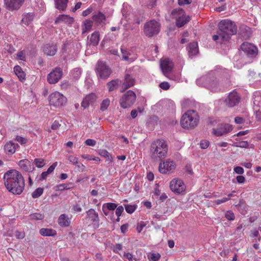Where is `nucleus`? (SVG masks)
<instances>
[{"label": "nucleus", "mask_w": 261, "mask_h": 261, "mask_svg": "<svg viewBox=\"0 0 261 261\" xmlns=\"http://www.w3.org/2000/svg\"><path fill=\"white\" fill-rule=\"evenodd\" d=\"M7 189L13 194L20 195L24 187V180L21 174L15 170L8 171L4 176Z\"/></svg>", "instance_id": "nucleus-1"}, {"label": "nucleus", "mask_w": 261, "mask_h": 261, "mask_svg": "<svg viewBox=\"0 0 261 261\" xmlns=\"http://www.w3.org/2000/svg\"><path fill=\"white\" fill-rule=\"evenodd\" d=\"M218 28L217 34L213 36V39L220 43L228 41L237 32V27L235 23L228 19L221 20L218 24Z\"/></svg>", "instance_id": "nucleus-2"}, {"label": "nucleus", "mask_w": 261, "mask_h": 261, "mask_svg": "<svg viewBox=\"0 0 261 261\" xmlns=\"http://www.w3.org/2000/svg\"><path fill=\"white\" fill-rule=\"evenodd\" d=\"M168 145L164 140L157 139L151 144L150 153L151 158L157 160L166 156Z\"/></svg>", "instance_id": "nucleus-3"}, {"label": "nucleus", "mask_w": 261, "mask_h": 261, "mask_svg": "<svg viewBox=\"0 0 261 261\" xmlns=\"http://www.w3.org/2000/svg\"><path fill=\"white\" fill-rule=\"evenodd\" d=\"M199 121V116L194 110H189L185 113L180 119V124L182 128L193 129L196 127Z\"/></svg>", "instance_id": "nucleus-4"}, {"label": "nucleus", "mask_w": 261, "mask_h": 261, "mask_svg": "<svg viewBox=\"0 0 261 261\" xmlns=\"http://www.w3.org/2000/svg\"><path fill=\"white\" fill-rule=\"evenodd\" d=\"M95 71L98 79L107 80L112 71L106 62L99 60L95 65Z\"/></svg>", "instance_id": "nucleus-5"}, {"label": "nucleus", "mask_w": 261, "mask_h": 261, "mask_svg": "<svg viewBox=\"0 0 261 261\" xmlns=\"http://www.w3.org/2000/svg\"><path fill=\"white\" fill-rule=\"evenodd\" d=\"M196 83L199 86L212 89H215L218 84V82L216 78L213 76V73L200 77L197 80Z\"/></svg>", "instance_id": "nucleus-6"}, {"label": "nucleus", "mask_w": 261, "mask_h": 261, "mask_svg": "<svg viewBox=\"0 0 261 261\" xmlns=\"http://www.w3.org/2000/svg\"><path fill=\"white\" fill-rule=\"evenodd\" d=\"M160 30V24L154 20H150L144 24V33L148 37H150L157 35Z\"/></svg>", "instance_id": "nucleus-7"}, {"label": "nucleus", "mask_w": 261, "mask_h": 261, "mask_svg": "<svg viewBox=\"0 0 261 261\" xmlns=\"http://www.w3.org/2000/svg\"><path fill=\"white\" fill-rule=\"evenodd\" d=\"M136 99V95L135 92L132 90H128L121 98L120 106L124 109L129 108L134 103Z\"/></svg>", "instance_id": "nucleus-8"}, {"label": "nucleus", "mask_w": 261, "mask_h": 261, "mask_svg": "<svg viewBox=\"0 0 261 261\" xmlns=\"http://www.w3.org/2000/svg\"><path fill=\"white\" fill-rule=\"evenodd\" d=\"M48 99L50 105L55 107H60L66 102V97L59 92L52 93Z\"/></svg>", "instance_id": "nucleus-9"}, {"label": "nucleus", "mask_w": 261, "mask_h": 261, "mask_svg": "<svg viewBox=\"0 0 261 261\" xmlns=\"http://www.w3.org/2000/svg\"><path fill=\"white\" fill-rule=\"evenodd\" d=\"M171 190L177 194H183L186 190V186L182 180L178 178L172 179L170 183Z\"/></svg>", "instance_id": "nucleus-10"}, {"label": "nucleus", "mask_w": 261, "mask_h": 261, "mask_svg": "<svg viewBox=\"0 0 261 261\" xmlns=\"http://www.w3.org/2000/svg\"><path fill=\"white\" fill-rule=\"evenodd\" d=\"M176 168L173 161L167 159L159 165V171L162 174H167L173 172Z\"/></svg>", "instance_id": "nucleus-11"}, {"label": "nucleus", "mask_w": 261, "mask_h": 261, "mask_svg": "<svg viewBox=\"0 0 261 261\" xmlns=\"http://www.w3.org/2000/svg\"><path fill=\"white\" fill-rule=\"evenodd\" d=\"M240 101V96L236 91L230 92L225 99V105L229 107H233L239 104Z\"/></svg>", "instance_id": "nucleus-12"}, {"label": "nucleus", "mask_w": 261, "mask_h": 261, "mask_svg": "<svg viewBox=\"0 0 261 261\" xmlns=\"http://www.w3.org/2000/svg\"><path fill=\"white\" fill-rule=\"evenodd\" d=\"M232 130V126L227 123L218 125L217 128H213L212 133L216 136H221Z\"/></svg>", "instance_id": "nucleus-13"}, {"label": "nucleus", "mask_w": 261, "mask_h": 261, "mask_svg": "<svg viewBox=\"0 0 261 261\" xmlns=\"http://www.w3.org/2000/svg\"><path fill=\"white\" fill-rule=\"evenodd\" d=\"M241 49L251 57H255L258 53L257 48L253 44L248 42H244L241 46Z\"/></svg>", "instance_id": "nucleus-14"}, {"label": "nucleus", "mask_w": 261, "mask_h": 261, "mask_svg": "<svg viewBox=\"0 0 261 261\" xmlns=\"http://www.w3.org/2000/svg\"><path fill=\"white\" fill-rule=\"evenodd\" d=\"M62 74V70L60 68H55L47 76L48 83L51 84L57 83L61 79Z\"/></svg>", "instance_id": "nucleus-15"}, {"label": "nucleus", "mask_w": 261, "mask_h": 261, "mask_svg": "<svg viewBox=\"0 0 261 261\" xmlns=\"http://www.w3.org/2000/svg\"><path fill=\"white\" fill-rule=\"evenodd\" d=\"M114 211V203H107L102 205V211L107 220L114 222L113 213Z\"/></svg>", "instance_id": "nucleus-16"}, {"label": "nucleus", "mask_w": 261, "mask_h": 261, "mask_svg": "<svg viewBox=\"0 0 261 261\" xmlns=\"http://www.w3.org/2000/svg\"><path fill=\"white\" fill-rule=\"evenodd\" d=\"M24 0H4L6 8L10 11L18 10Z\"/></svg>", "instance_id": "nucleus-17"}, {"label": "nucleus", "mask_w": 261, "mask_h": 261, "mask_svg": "<svg viewBox=\"0 0 261 261\" xmlns=\"http://www.w3.org/2000/svg\"><path fill=\"white\" fill-rule=\"evenodd\" d=\"M160 65L162 71L165 74L171 71L173 64L169 59H165L161 62Z\"/></svg>", "instance_id": "nucleus-18"}, {"label": "nucleus", "mask_w": 261, "mask_h": 261, "mask_svg": "<svg viewBox=\"0 0 261 261\" xmlns=\"http://www.w3.org/2000/svg\"><path fill=\"white\" fill-rule=\"evenodd\" d=\"M18 165L21 169L28 172L32 171L35 168L31 162L27 159L20 160Z\"/></svg>", "instance_id": "nucleus-19"}, {"label": "nucleus", "mask_w": 261, "mask_h": 261, "mask_svg": "<svg viewBox=\"0 0 261 261\" xmlns=\"http://www.w3.org/2000/svg\"><path fill=\"white\" fill-rule=\"evenodd\" d=\"M99 33L98 32H94L90 36L87 38V44L89 45L96 46L100 40Z\"/></svg>", "instance_id": "nucleus-20"}, {"label": "nucleus", "mask_w": 261, "mask_h": 261, "mask_svg": "<svg viewBox=\"0 0 261 261\" xmlns=\"http://www.w3.org/2000/svg\"><path fill=\"white\" fill-rule=\"evenodd\" d=\"M135 80L129 74H126L122 85L123 89L121 90V91L123 92L125 90L133 86L135 84Z\"/></svg>", "instance_id": "nucleus-21"}, {"label": "nucleus", "mask_w": 261, "mask_h": 261, "mask_svg": "<svg viewBox=\"0 0 261 261\" xmlns=\"http://www.w3.org/2000/svg\"><path fill=\"white\" fill-rule=\"evenodd\" d=\"M74 22V19L73 17L69 16V15L61 14L55 20V24L60 23L61 22H64L65 23L71 24Z\"/></svg>", "instance_id": "nucleus-22"}, {"label": "nucleus", "mask_w": 261, "mask_h": 261, "mask_svg": "<svg viewBox=\"0 0 261 261\" xmlns=\"http://www.w3.org/2000/svg\"><path fill=\"white\" fill-rule=\"evenodd\" d=\"M59 225L61 227H68L70 224V219L66 214L61 215L58 220Z\"/></svg>", "instance_id": "nucleus-23"}, {"label": "nucleus", "mask_w": 261, "mask_h": 261, "mask_svg": "<svg viewBox=\"0 0 261 261\" xmlns=\"http://www.w3.org/2000/svg\"><path fill=\"white\" fill-rule=\"evenodd\" d=\"M57 50V47L54 44H46L43 48L44 53L48 56H54Z\"/></svg>", "instance_id": "nucleus-24"}, {"label": "nucleus", "mask_w": 261, "mask_h": 261, "mask_svg": "<svg viewBox=\"0 0 261 261\" xmlns=\"http://www.w3.org/2000/svg\"><path fill=\"white\" fill-rule=\"evenodd\" d=\"M96 99V95L94 93H91L84 98L82 102V106L84 108H86L89 106L90 103L93 102Z\"/></svg>", "instance_id": "nucleus-25"}, {"label": "nucleus", "mask_w": 261, "mask_h": 261, "mask_svg": "<svg viewBox=\"0 0 261 261\" xmlns=\"http://www.w3.org/2000/svg\"><path fill=\"white\" fill-rule=\"evenodd\" d=\"M18 146L17 144L14 143L13 142L10 141L6 143L4 146V149L5 152L9 154H12L16 151V147Z\"/></svg>", "instance_id": "nucleus-26"}, {"label": "nucleus", "mask_w": 261, "mask_h": 261, "mask_svg": "<svg viewBox=\"0 0 261 261\" xmlns=\"http://www.w3.org/2000/svg\"><path fill=\"white\" fill-rule=\"evenodd\" d=\"M189 55L190 57L195 56L198 53V44L197 42H192L189 44L188 47Z\"/></svg>", "instance_id": "nucleus-27"}, {"label": "nucleus", "mask_w": 261, "mask_h": 261, "mask_svg": "<svg viewBox=\"0 0 261 261\" xmlns=\"http://www.w3.org/2000/svg\"><path fill=\"white\" fill-rule=\"evenodd\" d=\"M122 59L124 61H128V62H132L137 58L135 56H132V55L127 50L121 49Z\"/></svg>", "instance_id": "nucleus-28"}, {"label": "nucleus", "mask_w": 261, "mask_h": 261, "mask_svg": "<svg viewBox=\"0 0 261 261\" xmlns=\"http://www.w3.org/2000/svg\"><path fill=\"white\" fill-rule=\"evenodd\" d=\"M113 44V41L106 37L105 39L102 41L101 45L103 46L104 48H106V50L108 52L110 53L111 54H114V51L113 49H111L110 47V45Z\"/></svg>", "instance_id": "nucleus-29"}, {"label": "nucleus", "mask_w": 261, "mask_h": 261, "mask_svg": "<svg viewBox=\"0 0 261 261\" xmlns=\"http://www.w3.org/2000/svg\"><path fill=\"white\" fill-rule=\"evenodd\" d=\"M68 0H56L55 6L60 11H64L66 10Z\"/></svg>", "instance_id": "nucleus-30"}, {"label": "nucleus", "mask_w": 261, "mask_h": 261, "mask_svg": "<svg viewBox=\"0 0 261 261\" xmlns=\"http://www.w3.org/2000/svg\"><path fill=\"white\" fill-rule=\"evenodd\" d=\"M39 232L42 236H55L57 234V232L55 229L51 228H43L40 229Z\"/></svg>", "instance_id": "nucleus-31"}, {"label": "nucleus", "mask_w": 261, "mask_h": 261, "mask_svg": "<svg viewBox=\"0 0 261 261\" xmlns=\"http://www.w3.org/2000/svg\"><path fill=\"white\" fill-rule=\"evenodd\" d=\"M93 22L91 20H86L82 25V33L84 34L91 31Z\"/></svg>", "instance_id": "nucleus-32"}, {"label": "nucleus", "mask_w": 261, "mask_h": 261, "mask_svg": "<svg viewBox=\"0 0 261 261\" xmlns=\"http://www.w3.org/2000/svg\"><path fill=\"white\" fill-rule=\"evenodd\" d=\"M190 20V17L189 16L185 15L180 18L178 17V19L176 20V25L178 28H181L187 24Z\"/></svg>", "instance_id": "nucleus-33"}, {"label": "nucleus", "mask_w": 261, "mask_h": 261, "mask_svg": "<svg viewBox=\"0 0 261 261\" xmlns=\"http://www.w3.org/2000/svg\"><path fill=\"white\" fill-rule=\"evenodd\" d=\"M171 15L172 17L175 18L176 20L178 19V17L180 18L186 15L185 11L181 8H176L174 9L172 11Z\"/></svg>", "instance_id": "nucleus-34"}, {"label": "nucleus", "mask_w": 261, "mask_h": 261, "mask_svg": "<svg viewBox=\"0 0 261 261\" xmlns=\"http://www.w3.org/2000/svg\"><path fill=\"white\" fill-rule=\"evenodd\" d=\"M14 71L20 81H22L25 80V74L22 70L20 66L18 65L15 66L14 68Z\"/></svg>", "instance_id": "nucleus-35"}, {"label": "nucleus", "mask_w": 261, "mask_h": 261, "mask_svg": "<svg viewBox=\"0 0 261 261\" xmlns=\"http://www.w3.org/2000/svg\"><path fill=\"white\" fill-rule=\"evenodd\" d=\"M92 19L97 23H102L106 19V16L104 14L99 12L97 13L94 14L92 16Z\"/></svg>", "instance_id": "nucleus-36"}, {"label": "nucleus", "mask_w": 261, "mask_h": 261, "mask_svg": "<svg viewBox=\"0 0 261 261\" xmlns=\"http://www.w3.org/2000/svg\"><path fill=\"white\" fill-rule=\"evenodd\" d=\"M33 14L32 13H28L23 15L22 22L26 25L29 24L33 20Z\"/></svg>", "instance_id": "nucleus-37"}, {"label": "nucleus", "mask_w": 261, "mask_h": 261, "mask_svg": "<svg viewBox=\"0 0 261 261\" xmlns=\"http://www.w3.org/2000/svg\"><path fill=\"white\" fill-rule=\"evenodd\" d=\"M87 215L89 216L90 218L91 219V220L94 222H97L99 220L98 216L97 213L92 209L89 210L87 212Z\"/></svg>", "instance_id": "nucleus-38"}, {"label": "nucleus", "mask_w": 261, "mask_h": 261, "mask_svg": "<svg viewBox=\"0 0 261 261\" xmlns=\"http://www.w3.org/2000/svg\"><path fill=\"white\" fill-rule=\"evenodd\" d=\"M29 218L31 220H41L44 219V215L40 213H35L30 214Z\"/></svg>", "instance_id": "nucleus-39"}, {"label": "nucleus", "mask_w": 261, "mask_h": 261, "mask_svg": "<svg viewBox=\"0 0 261 261\" xmlns=\"http://www.w3.org/2000/svg\"><path fill=\"white\" fill-rule=\"evenodd\" d=\"M82 73V70L81 68H76L74 69L71 72V75L73 78L75 80H77L80 78Z\"/></svg>", "instance_id": "nucleus-40"}, {"label": "nucleus", "mask_w": 261, "mask_h": 261, "mask_svg": "<svg viewBox=\"0 0 261 261\" xmlns=\"http://www.w3.org/2000/svg\"><path fill=\"white\" fill-rule=\"evenodd\" d=\"M43 193V189L42 188H38L32 193V196L33 198H37L40 197Z\"/></svg>", "instance_id": "nucleus-41"}, {"label": "nucleus", "mask_w": 261, "mask_h": 261, "mask_svg": "<svg viewBox=\"0 0 261 261\" xmlns=\"http://www.w3.org/2000/svg\"><path fill=\"white\" fill-rule=\"evenodd\" d=\"M99 154L101 156L105 157L108 161L110 162L112 161V155L106 150H101Z\"/></svg>", "instance_id": "nucleus-42"}, {"label": "nucleus", "mask_w": 261, "mask_h": 261, "mask_svg": "<svg viewBox=\"0 0 261 261\" xmlns=\"http://www.w3.org/2000/svg\"><path fill=\"white\" fill-rule=\"evenodd\" d=\"M34 163L38 168H41L45 165L44 160L41 158L35 159Z\"/></svg>", "instance_id": "nucleus-43"}, {"label": "nucleus", "mask_w": 261, "mask_h": 261, "mask_svg": "<svg viewBox=\"0 0 261 261\" xmlns=\"http://www.w3.org/2000/svg\"><path fill=\"white\" fill-rule=\"evenodd\" d=\"M110 103V101L108 98L104 99L101 103L100 110L102 111H104L105 110H106L109 106Z\"/></svg>", "instance_id": "nucleus-44"}, {"label": "nucleus", "mask_w": 261, "mask_h": 261, "mask_svg": "<svg viewBox=\"0 0 261 261\" xmlns=\"http://www.w3.org/2000/svg\"><path fill=\"white\" fill-rule=\"evenodd\" d=\"M225 217L229 221H233L235 218L234 214L231 211L226 212L225 213Z\"/></svg>", "instance_id": "nucleus-45"}, {"label": "nucleus", "mask_w": 261, "mask_h": 261, "mask_svg": "<svg viewBox=\"0 0 261 261\" xmlns=\"http://www.w3.org/2000/svg\"><path fill=\"white\" fill-rule=\"evenodd\" d=\"M125 211L129 214H132L136 210V206L135 205L127 204L125 205Z\"/></svg>", "instance_id": "nucleus-46"}, {"label": "nucleus", "mask_w": 261, "mask_h": 261, "mask_svg": "<svg viewBox=\"0 0 261 261\" xmlns=\"http://www.w3.org/2000/svg\"><path fill=\"white\" fill-rule=\"evenodd\" d=\"M161 258V255L158 253H152L148 259L152 261H158Z\"/></svg>", "instance_id": "nucleus-47"}, {"label": "nucleus", "mask_w": 261, "mask_h": 261, "mask_svg": "<svg viewBox=\"0 0 261 261\" xmlns=\"http://www.w3.org/2000/svg\"><path fill=\"white\" fill-rule=\"evenodd\" d=\"M159 87L164 90H167L170 88V84L167 82H163L160 84Z\"/></svg>", "instance_id": "nucleus-48"}, {"label": "nucleus", "mask_w": 261, "mask_h": 261, "mask_svg": "<svg viewBox=\"0 0 261 261\" xmlns=\"http://www.w3.org/2000/svg\"><path fill=\"white\" fill-rule=\"evenodd\" d=\"M69 161L70 163H72L73 165H75L76 164H77V162H79V159L74 156L73 155H69L68 158Z\"/></svg>", "instance_id": "nucleus-49"}, {"label": "nucleus", "mask_w": 261, "mask_h": 261, "mask_svg": "<svg viewBox=\"0 0 261 261\" xmlns=\"http://www.w3.org/2000/svg\"><path fill=\"white\" fill-rule=\"evenodd\" d=\"M210 143L209 141L206 140H203L201 141L200 143V147L202 149H206L209 146Z\"/></svg>", "instance_id": "nucleus-50"}, {"label": "nucleus", "mask_w": 261, "mask_h": 261, "mask_svg": "<svg viewBox=\"0 0 261 261\" xmlns=\"http://www.w3.org/2000/svg\"><path fill=\"white\" fill-rule=\"evenodd\" d=\"M127 8L126 7V9L124 8V6H123V8L122 9V15L124 17L125 19H129L130 18L129 17V16L130 15V13H128V11H126V9H127Z\"/></svg>", "instance_id": "nucleus-51"}, {"label": "nucleus", "mask_w": 261, "mask_h": 261, "mask_svg": "<svg viewBox=\"0 0 261 261\" xmlns=\"http://www.w3.org/2000/svg\"><path fill=\"white\" fill-rule=\"evenodd\" d=\"M123 256H124V259L126 258L129 261L133 260V259L135 258L133 257L132 254L130 253H126L125 252H123Z\"/></svg>", "instance_id": "nucleus-52"}, {"label": "nucleus", "mask_w": 261, "mask_h": 261, "mask_svg": "<svg viewBox=\"0 0 261 261\" xmlns=\"http://www.w3.org/2000/svg\"><path fill=\"white\" fill-rule=\"evenodd\" d=\"M58 190L62 191L64 190L69 189V185L67 184H60L57 186Z\"/></svg>", "instance_id": "nucleus-53"}, {"label": "nucleus", "mask_w": 261, "mask_h": 261, "mask_svg": "<svg viewBox=\"0 0 261 261\" xmlns=\"http://www.w3.org/2000/svg\"><path fill=\"white\" fill-rule=\"evenodd\" d=\"M15 237L18 239H22L25 237V233L23 231H19L18 230H16L15 231Z\"/></svg>", "instance_id": "nucleus-54"}, {"label": "nucleus", "mask_w": 261, "mask_h": 261, "mask_svg": "<svg viewBox=\"0 0 261 261\" xmlns=\"http://www.w3.org/2000/svg\"><path fill=\"white\" fill-rule=\"evenodd\" d=\"M15 140L20 143L21 144H24L27 142V140L24 138L19 136H17L16 137Z\"/></svg>", "instance_id": "nucleus-55"}, {"label": "nucleus", "mask_w": 261, "mask_h": 261, "mask_svg": "<svg viewBox=\"0 0 261 261\" xmlns=\"http://www.w3.org/2000/svg\"><path fill=\"white\" fill-rule=\"evenodd\" d=\"M233 170L235 173L238 174H242L244 172V169L240 166L235 167Z\"/></svg>", "instance_id": "nucleus-56"}, {"label": "nucleus", "mask_w": 261, "mask_h": 261, "mask_svg": "<svg viewBox=\"0 0 261 261\" xmlns=\"http://www.w3.org/2000/svg\"><path fill=\"white\" fill-rule=\"evenodd\" d=\"M61 126L58 121L55 120L51 125V128L53 130H57Z\"/></svg>", "instance_id": "nucleus-57"}, {"label": "nucleus", "mask_w": 261, "mask_h": 261, "mask_svg": "<svg viewBox=\"0 0 261 261\" xmlns=\"http://www.w3.org/2000/svg\"><path fill=\"white\" fill-rule=\"evenodd\" d=\"M17 57L19 60L25 61V53L23 51H21L17 53Z\"/></svg>", "instance_id": "nucleus-58"}, {"label": "nucleus", "mask_w": 261, "mask_h": 261, "mask_svg": "<svg viewBox=\"0 0 261 261\" xmlns=\"http://www.w3.org/2000/svg\"><path fill=\"white\" fill-rule=\"evenodd\" d=\"M96 141L94 140L88 139L85 141V144L90 146H94L96 144Z\"/></svg>", "instance_id": "nucleus-59"}, {"label": "nucleus", "mask_w": 261, "mask_h": 261, "mask_svg": "<svg viewBox=\"0 0 261 261\" xmlns=\"http://www.w3.org/2000/svg\"><path fill=\"white\" fill-rule=\"evenodd\" d=\"M239 147L240 148H247L249 147V144L246 141H242L239 142Z\"/></svg>", "instance_id": "nucleus-60"}, {"label": "nucleus", "mask_w": 261, "mask_h": 261, "mask_svg": "<svg viewBox=\"0 0 261 261\" xmlns=\"http://www.w3.org/2000/svg\"><path fill=\"white\" fill-rule=\"evenodd\" d=\"M109 91L114 90V80H112L107 84Z\"/></svg>", "instance_id": "nucleus-61"}, {"label": "nucleus", "mask_w": 261, "mask_h": 261, "mask_svg": "<svg viewBox=\"0 0 261 261\" xmlns=\"http://www.w3.org/2000/svg\"><path fill=\"white\" fill-rule=\"evenodd\" d=\"M237 181L239 184H243L245 181V178L242 175H238L236 177Z\"/></svg>", "instance_id": "nucleus-62"}, {"label": "nucleus", "mask_w": 261, "mask_h": 261, "mask_svg": "<svg viewBox=\"0 0 261 261\" xmlns=\"http://www.w3.org/2000/svg\"><path fill=\"white\" fill-rule=\"evenodd\" d=\"M229 200V198H227L226 197H224L221 199H218L215 201V203L217 205H219L222 203H224Z\"/></svg>", "instance_id": "nucleus-63"}, {"label": "nucleus", "mask_w": 261, "mask_h": 261, "mask_svg": "<svg viewBox=\"0 0 261 261\" xmlns=\"http://www.w3.org/2000/svg\"><path fill=\"white\" fill-rule=\"evenodd\" d=\"M123 207L122 206H119L117 208L115 213L118 216H119L123 212Z\"/></svg>", "instance_id": "nucleus-64"}]
</instances>
